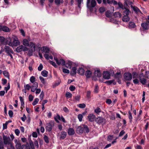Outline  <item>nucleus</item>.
I'll use <instances>...</instances> for the list:
<instances>
[{
    "label": "nucleus",
    "instance_id": "obj_1",
    "mask_svg": "<svg viewBox=\"0 0 149 149\" xmlns=\"http://www.w3.org/2000/svg\"><path fill=\"white\" fill-rule=\"evenodd\" d=\"M49 52L50 49L48 47L45 46L42 47V53H45L44 55V56L45 58L47 60H49V59L52 60L53 59V56L51 55H49Z\"/></svg>",
    "mask_w": 149,
    "mask_h": 149
},
{
    "label": "nucleus",
    "instance_id": "obj_2",
    "mask_svg": "<svg viewBox=\"0 0 149 149\" xmlns=\"http://www.w3.org/2000/svg\"><path fill=\"white\" fill-rule=\"evenodd\" d=\"M96 5V2L95 0H87V6L91 12L92 11L93 8Z\"/></svg>",
    "mask_w": 149,
    "mask_h": 149
},
{
    "label": "nucleus",
    "instance_id": "obj_3",
    "mask_svg": "<svg viewBox=\"0 0 149 149\" xmlns=\"http://www.w3.org/2000/svg\"><path fill=\"white\" fill-rule=\"evenodd\" d=\"M95 121L98 125H104L106 123V120L102 117L99 116L95 118Z\"/></svg>",
    "mask_w": 149,
    "mask_h": 149
},
{
    "label": "nucleus",
    "instance_id": "obj_4",
    "mask_svg": "<svg viewBox=\"0 0 149 149\" xmlns=\"http://www.w3.org/2000/svg\"><path fill=\"white\" fill-rule=\"evenodd\" d=\"M28 49V48L22 45H20L16 49L17 52H19L23 51H26Z\"/></svg>",
    "mask_w": 149,
    "mask_h": 149
},
{
    "label": "nucleus",
    "instance_id": "obj_5",
    "mask_svg": "<svg viewBox=\"0 0 149 149\" xmlns=\"http://www.w3.org/2000/svg\"><path fill=\"white\" fill-rule=\"evenodd\" d=\"M3 138L4 144L6 145L10 143L11 142L9 136H7L3 135Z\"/></svg>",
    "mask_w": 149,
    "mask_h": 149
},
{
    "label": "nucleus",
    "instance_id": "obj_6",
    "mask_svg": "<svg viewBox=\"0 0 149 149\" xmlns=\"http://www.w3.org/2000/svg\"><path fill=\"white\" fill-rule=\"evenodd\" d=\"M54 60L56 61V63L58 65H64L65 64V60L63 59H60L59 60L58 58L56 57H54Z\"/></svg>",
    "mask_w": 149,
    "mask_h": 149
},
{
    "label": "nucleus",
    "instance_id": "obj_7",
    "mask_svg": "<svg viewBox=\"0 0 149 149\" xmlns=\"http://www.w3.org/2000/svg\"><path fill=\"white\" fill-rule=\"evenodd\" d=\"M141 26L144 30H148L149 27V21L147 20L146 22L141 24Z\"/></svg>",
    "mask_w": 149,
    "mask_h": 149
},
{
    "label": "nucleus",
    "instance_id": "obj_8",
    "mask_svg": "<svg viewBox=\"0 0 149 149\" xmlns=\"http://www.w3.org/2000/svg\"><path fill=\"white\" fill-rule=\"evenodd\" d=\"M54 123L53 122H50L47 124V125L45 127L47 131L49 132L51 131L52 129V125H54Z\"/></svg>",
    "mask_w": 149,
    "mask_h": 149
},
{
    "label": "nucleus",
    "instance_id": "obj_9",
    "mask_svg": "<svg viewBox=\"0 0 149 149\" xmlns=\"http://www.w3.org/2000/svg\"><path fill=\"white\" fill-rule=\"evenodd\" d=\"M124 78L125 79L128 81L131 80L132 76L131 74L129 72H126L124 74Z\"/></svg>",
    "mask_w": 149,
    "mask_h": 149
},
{
    "label": "nucleus",
    "instance_id": "obj_10",
    "mask_svg": "<svg viewBox=\"0 0 149 149\" xmlns=\"http://www.w3.org/2000/svg\"><path fill=\"white\" fill-rule=\"evenodd\" d=\"M96 118L95 116L93 114H89L87 116L88 120L90 122H93L95 121Z\"/></svg>",
    "mask_w": 149,
    "mask_h": 149
},
{
    "label": "nucleus",
    "instance_id": "obj_11",
    "mask_svg": "<svg viewBox=\"0 0 149 149\" xmlns=\"http://www.w3.org/2000/svg\"><path fill=\"white\" fill-rule=\"evenodd\" d=\"M110 73L108 71H104L103 72V77L106 79H109L110 77Z\"/></svg>",
    "mask_w": 149,
    "mask_h": 149
},
{
    "label": "nucleus",
    "instance_id": "obj_12",
    "mask_svg": "<svg viewBox=\"0 0 149 149\" xmlns=\"http://www.w3.org/2000/svg\"><path fill=\"white\" fill-rule=\"evenodd\" d=\"M20 42L18 40L17 38L15 37L14 38L11 45L13 46H17L19 45Z\"/></svg>",
    "mask_w": 149,
    "mask_h": 149
},
{
    "label": "nucleus",
    "instance_id": "obj_13",
    "mask_svg": "<svg viewBox=\"0 0 149 149\" xmlns=\"http://www.w3.org/2000/svg\"><path fill=\"white\" fill-rule=\"evenodd\" d=\"M33 84L31 86V91L32 92H34L38 86V84L36 82L33 83Z\"/></svg>",
    "mask_w": 149,
    "mask_h": 149
},
{
    "label": "nucleus",
    "instance_id": "obj_14",
    "mask_svg": "<svg viewBox=\"0 0 149 149\" xmlns=\"http://www.w3.org/2000/svg\"><path fill=\"white\" fill-rule=\"evenodd\" d=\"M28 46L29 47L31 48V55H32V52L35 51L36 47L35 44L32 42H30L29 44V46Z\"/></svg>",
    "mask_w": 149,
    "mask_h": 149
},
{
    "label": "nucleus",
    "instance_id": "obj_15",
    "mask_svg": "<svg viewBox=\"0 0 149 149\" xmlns=\"http://www.w3.org/2000/svg\"><path fill=\"white\" fill-rule=\"evenodd\" d=\"M84 132V129L83 127L79 126L77 127L76 130V132L77 134H82Z\"/></svg>",
    "mask_w": 149,
    "mask_h": 149
},
{
    "label": "nucleus",
    "instance_id": "obj_16",
    "mask_svg": "<svg viewBox=\"0 0 149 149\" xmlns=\"http://www.w3.org/2000/svg\"><path fill=\"white\" fill-rule=\"evenodd\" d=\"M143 76V73H142L140 74L139 76V78L140 81L141 83L143 85H144L146 84V80L145 78H142L141 77Z\"/></svg>",
    "mask_w": 149,
    "mask_h": 149
},
{
    "label": "nucleus",
    "instance_id": "obj_17",
    "mask_svg": "<svg viewBox=\"0 0 149 149\" xmlns=\"http://www.w3.org/2000/svg\"><path fill=\"white\" fill-rule=\"evenodd\" d=\"M4 49L6 52L8 54L9 53H13V51L9 47L7 46H6L5 47Z\"/></svg>",
    "mask_w": 149,
    "mask_h": 149
},
{
    "label": "nucleus",
    "instance_id": "obj_18",
    "mask_svg": "<svg viewBox=\"0 0 149 149\" xmlns=\"http://www.w3.org/2000/svg\"><path fill=\"white\" fill-rule=\"evenodd\" d=\"M84 72L85 70L83 68H79L77 70V73L80 75H83Z\"/></svg>",
    "mask_w": 149,
    "mask_h": 149
},
{
    "label": "nucleus",
    "instance_id": "obj_19",
    "mask_svg": "<svg viewBox=\"0 0 149 149\" xmlns=\"http://www.w3.org/2000/svg\"><path fill=\"white\" fill-rule=\"evenodd\" d=\"M68 133L69 135H72L75 133V132L73 128H69L68 130Z\"/></svg>",
    "mask_w": 149,
    "mask_h": 149
},
{
    "label": "nucleus",
    "instance_id": "obj_20",
    "mask_svg": "<svg viewBox=\"0 0 149 149\" xmlns=\"http://www.w3.org/2000/svg\"><path fill=\"white\" fill-rule=\"evenodd\" d=\"M67 132L65 131L61 132V134L59 137L60 139H63L66 136Z\"/></svg>",
    "mask_w": 149,
    "mask_h": 149
},
{
    "label": "nucleus",
    "instance_id": "obj_21",
    "mask_svg": "<svg viewBox=\"0 0 149 149\" xmlns=\"http://www.w3.org/2000/svg\"><path fill=\"white\" fill-rule=\"evenodd\" d=\"M131 7L132 8L135 12L136 13L141 12L140 9L136 6H133L132 5H131Z\"/></svg>",
    "mask_w": 149,
    "mask_h": 149
},
{
    "label": "nucleus",
    "instance_id": "obj_22",
    "mask_svg": "<svg viewBox=\"0 0 149 149\" xmlns=\"http://www.w3.org/2000/svg\"><path fill=\"white\" fill-rule=\"evenodd\" d=\"M94 74L95 76L100 77L101 76V73L100 72V70H97L95 71Z\"/></svg>",
    "mask_w": 149,
    "mask_h": 149
},
{
    "label": "nucleus",
    "instance_id": "obj_23",
    "mask_svg": "<svg viewBox=\"0 0 149 149\" xmlns=\"http://www.w3.org/2000/svg\"><path fill=\"white\" fill-rule=\"evenodd\" d=\"M82 126L84 129V131L85 132L88 133L89 132V130L87 126L85 125H83Z\"/></svg>",
    "mask_w": 149,
    "mask_h": 149
},
{
    "label": "nucleus",
    "instance_id": "obj_24",
    "mask_svg": "<svg viewBox=\"0 0 149 149\" xmlns=\"http://www.w3.org/2000/svg\"><path fill=\"white\" fill-rule=\"evenodd\" d=\"M91 74L92 72L89 70H87L85 73V75L87 78H90L91 77Z\"/></svg>",
    "mask_w": 149,
    "mask_h": 149
},
{
    "label": "nucleus",
    "instance_id": "obj_25",
    "mask_svg": "<svg viewBox=\"0 0 149 149\" xmlns=\"http://www.w3.org/2000/svg\"><path fill=\"white\" fill-rule=\"evenodd\" d=\"M130 20V18L127 15H124L122 18V20L124 22H127L129 21Z\"/></svg>",
    "mask_w": 149,
    "mask_h": 149
},
{
    "label": "nucleus",
    "instance_id": "obj_26",
    "mask_svg": "<svg viewBox=\"0 0 149 149\" xmlns=\"http://www.w3.org/2000/svg\"><path fill=\"white\" fill-rule=\"evenodd\" d=\"M128 27L129 28H134L136 27V25L134 22H130L129 23Z\"/></svg>",
    "mask_w": 149,
    "mask_h": 149
},
{
    "label": "nucleus",
    "instance_id": "obj_27",
    "mask_svg": "<svg viewBox=\"0 0 149 149\" xmlns=\"http://www.w3.org/2000/svg\"><path fill=\"white\" fill-rule=\"evenodd\" d=\"M77 69L76 67H73L72 68L70 74L71 75H74L76 73Z\"/></svg>",
    "mask_w": 149,
    "mask_h": 149
},
{
    "label": "nucleus",
    "instance_id": "obj_28",
    "mask_svg": "<svg viewBox=\"0 0 149 149\" xmlns=\"http://www.w3.org/2000/svg\"><path fill=\"white\" fill-rule=\"evenodd\" d=\"M72 64V62L71 61H69L68 62V63H65V67L68 68H70L71 67V65Z\"/></svg>",
    "mask_w": 149,
    "mask_h": 149
},
{
    "label": "nucleus",
    "instance_id": "obj_29",
    "mask_svg": "<svg viewBox=\"0 0 149 149\" xmlns=\"http://www.w3.org/2000/svg\"><path fill=\"white\" fill-rule=\"evenodd\" d=\"M23 45L25 46H29V41L26 39H24L23 40Z\"/></svg>",
    "mask_w": 149,
    "mask_h": 149
},
{
    "label": "nucleus",
    "instance_id": "obj_30",
    "mask_svg": "<svg viewBox=\"0 0 149 149\" xmlns=\"http://www.w3.org/2000/svg\"><path fill=\"white\" fill-rule=\"evenodd\" d=\"M2 31L4 32H8L10 31V29L7 26H3Z\"/></svg>",
    "mask_w": 149,
    "mask_h": 149
},
{
    "label": "nucleus",
    "instance_id": "obj_31",
    "mask_svg": "<svg viewBox=\"0 0 149 149\" xmlns=\"http://www.w3.org/2000/svg\"><path fill=\"white\" fill-rule=\"evenodd\" d=\"M48 72L45 70H44L41 72V74L44 77H46L47 76Z\"/></svg>",
    "mask_w": 149,
    "mask_h": 149
},
{
    "label": "nucleus",
    "instance_id": "obj_32",
    "mask_svg": "<svg viewBox=\"0 0 149 149\" xmlns=\"http://www.w3.org/2000/svg\"><path fill=\"white\" fill-rule=\"evenodd\" d=\"M55 3L57 6H59L61 3H63V0H55Z\"/></svg>",
    "mask_w": 149,
    "mask_h": 149
},
{
    "label": "nucleus",
    "instance_id": "obj_33",
    "mask_svg": "<svg viewBox=\"0 0 149 149\" xmlns=\"http://www.w3.org/2000/svg\"><path fill=\"white\" fill-rule=\"evenodd\" d=\"M39 79L40 80L41 82L44 85H45L47 84V82L45 80V79L43 77L40 76Z\"/></svg>",
    "mask_w": 149,
    "mask_h": 149
},
{
    "label": "nucleus",
    "instance_id": "obj_34",
    "mask_svg": "<svg viewBox=\"0 0 149 149\" xmlns=\"http://www.w3.org/2000/svg\"><path fill=\"white\" fill-rule=\"evenodd\" d=\"M113 16L115 17H120L121 16V14L119 12H115L113 14Z\"/></svg>",
    "mask_w": 149,
    "mask_h": 149
},
{
    "label": "nucleus",
    "instance_id": "obj_35",
    "mask_svg": "<svg viewBox=\"0 0 149 149\" xmlns=\"http://www.w3.org/2000/svg\"><path fill=\"white\" fill-rule=\"evenodd\" d=\"M3 74L5 77L9 79V74L8 71H6V70L4 71L3 72Z\"/></svg>",
    "mask_w": 149,
    "mask_h": 149
},
{
    "label": "nucleus",
    "instance_id": "obj_36",
    "mask_svg": "<svg viewBox=\"0 0 149 149\" xmlns=\"http://www.w3.org/2000/svg\"><path fill=\"white\" fill-rule=\"evenodd\" d=\"M5 40V38L3 36L0 37V44H3Z\"/></svg>",
    "mask_w": 149,
    "mask_h": 149
},
{
    "label": "nucleus",
    "instance_id": "obj_37",
    "mask_svg": "<svg viewBox=\"0 0 149 149\" xmlns=\"http://www.w3.org/2000/svg\"><path fill=\"white\" fill-rule=\"evenodd\" d=\"M105 15L108 17H110L111 16V13L110 11H107L105 13Z\"/></svg>",
    "mask_w": 149,
    "mask_h": 149
},
{
    "label": "nucleus",
    "instance_id": "obj_38",
    "mask_svg": "<svg viewBox=\"0 0 149 149\" xmlns=\"http://www.w3.org/2000/svg\"><path fill=\"white\" fill-rule=\"evenodd\" d=\"M29 144L32 149H34V146L33 142L31 140L29 141Z\"/></svg>",
    "mask_w": 149,
    "mask_h": 149
},
{
    "label": "nucleus",
    "instance_id": "obj_39",
    "mask_svg": "<svg viewBox=\"0 0 149 149\" xmlns=\"http://www.w3.org/2000/svg\"><path fill=\"white\" fill-rule=\"evenodd\" d=\"M17 149H21V144L19 142H17L15 146Z\"/></svg>",
    "mask_w": 149,
    "mask_h": 149
},
{
    "label": "nucleus",
    "instance_id": "obj_40",
    "mask_svg": "<svg viewBox=\"0 0 149 149\" xmlns=\"http://www.w3.org/2000/svg\"><path fill=\"white\" fill-rule=\"evenodd\" d=\"M43 139L45 142L46 143H49V138L46 135H44Z\"/></svg>",
    "mask_w": 149,
    "mask_h": 149
},
{
    "label": "nucleus",
    "instance_id": "obj_41",
    "mask_svg": "<svg viewBox=\"0 0 149 149\" xmlns=\"http://www.w3.org/2000/svg\"><path fill=\"white\" fill-rule=\"evenodd\" d=\"M39 99L38 98H36L35 99L34 101H33V102L32 103L33 105V106H34V105H36L38 103V102H39Z\"/></svg>",
    "mask_w": 149,
    "mask_h": 149
},
{
    "label": "nucleus",
    "instance_id": "obj_42",
    "mask_svg": "<svg viewBox=\"0 0 149 149\" xmlns=\"http://www.w3.org/2000/svg\"><path fill=\"white\" fill-rule=\"evenodd\" d=\"M36 78L35 77L33 76H31L30 79V82L33 83L35 82Z\"/></svg>",
    "mask_w": 149,
    "mask_h": 149
},
{
    "label": "nucleus",
    "instance_id": "obj_43",
    "mask_svg": "<svg viewBox=\"0 0 149 149\" xmlns=\"http://www.w3.org/2000/svg\"><path fill=\"white\" fill-rule=\"evenodd\" d=\"M83 0H77V1L78 3V6L79 8H81V4L83 2Z\"/></svg>",
    "mask_w": 149,
    "mask_h": 149
},
{
    "label": "nucleus",
    "instance_id": "obj_44",
    "mask_svg": "<svg viewBox=\"0 0 149 149\" xmlns=\"http://www.w3.org/2000/svg\"><path fill=\"white\" fill-rule=\"evenodd\" d=\"M72 94L68 92H67L66 93V96L67 97L71 98L72 97Z\"/></svg>",
    "mask_w": 149,
    "mask_h": 149
},
{
    "label": "nucleus",
    "instance_id": "obj_45",
    "mask_svg": "<svg viewBox=\"0 0 149 149\" xmlns=\"http://www.w3.org/2000/svg\"><path fill=\"white\" fill-rule=\"evenodd\" d=\"M8 145H10V147H9L8 146L6 145V146L7 147L8 149H15V148L14 146H13L11 142L10 143V144H8Z\"/></svg>",
    "mask_w": 149,
    "mask_h": 149
},
{
    "label": "nucleus",
    "instance_id": "obj_46",
    "mask_svg": "<svg viewBox=\"0 0 149 149\" xmlns=\"http://www.w3.org/2000/svg\"><path fill=\"white\" fill-rule=\"evenodd\" d=\"M24 88L27 90H29L30 88H31V86L29 85V84H27L26 85H24Z\"/></svg>",
    "mask_w": 149,
    "mask_h": 149
},
{
    "label": "nucleus",
    "instance_id": "obj_47",
    "mask_svg": "<svg viewBox=\"0 0 149 149\" xmlns=\"http://www.w3.org/2000/svg\"><path fill=\"white\" fill-rule=\"evenodd\" d=\"M125 9L126 10L124 11V15L128 16L129 14L130 11L129 10L126 9V8Z\"/></svg>",
    "mask_w": 149,
    "mask_h": 149
},
{
    "label": "nucleus",
    "instance_id": "obj_48",
    "mask_svg": "<svg viewBox=\"0 0 149 149\" xmlns=\"http://www.w3.org/2000/svg\"><path fill=\"white\" fill-rule=\"evenodd\" d=\"M98 86L97 84H96L94 90V92L95 93H97L98 92Z\"/></svg>",
    "mask_w": 149,
    "mask_h": 149
},
{
    "label": "nucleus",
    "instance_id": "obj_49",
    "mask_svg": "<svg viewBox=\"0 0 149 149\" xmlns=\"http://www.w3.org/2000/svg\"><path fill=\"white\" fill-rule=\"evenodd\" d=\"M119 7L122 9H125V8L124 6L120 2H119L118 3Z\"/></svg>",
    "mask_w": 149,
    "mask_h": 149
},
{
    "label": "nucleus",
    "instance_id": "obj_50",
    "mask_svg": "<svg viewBox=\"0 0 149 149\" xmlns=\"http://www.w3.org/2000/svg\"><path fill=\"white\" fill-rule=\"evenodd\" d=\"M4 143H3L2 141H1L0 140V149H5L4 148Z\"/></svg>",
    "mask_w": 149,
    "mask_h": 149
},
{
    "label": "nucleus",
    "instance_id": "obj_51",
    "mask_svg": "<svg viewBox=\"0 0 149 149\" xmlns=\"http://www.w3.org/2000/svg\"><path fill=\"white\" fill-rule=\"evenodd\" d=\"M120 74V72L116 73L115 75V77L118 79L120 78L121 77Z\"/></svg>",
    "mask_w": 149,
    "mask_h": 149
},
{
    "label": "nucleus",
    "instance_id": "obj_52",
    "mask_svg": "<svg viewBox=\"0 0 149 149\" xmlns=\"http://www.w3.org/2000/svg\"><path fill=\"white\" fill-rule=\"evenodd\" d=\"M86 104L84 103L80 104L78 105V107L81 108H84L86 107Z\"/></svg>",
    "mask_w": 149,
    "mask_h": 149
},
{
    "label": "nucleus",
    "instance_id": "obj_53",
    "mask_svg": "<svg viewBox=\"0 0 149 149\" xmlns=\"http://www.w3.org/2000/svg\"><path fill=\"white\" fill-rule=\"evenodd\" d=\"M114 81L113 80H110L109 81H106L104 83L107 84L108 85H110L111 84L113 83Z\"/></svg>",
    "mask_w": 149,
    "mask_h": 149
},
{
    "label": "nucleus",
    "instance_id": "obj_54",
    "mask_svg": "<svg viewBox=\"0 0 149 149\" xmlns=\"http://www.w3.org/2000/svg\"><path fill=\"white\" fill-rule=\"evenodd\" d=\"M49 63L55 67L56 68L57 67L56 63L53 61H49Z\"/></svg>",
    "mask_w": 149,
    "mask_h": 149
},
{
    "label": "nucleus",
    "instance_id": "obj_55",
    "mask_svg": "<svg viewBox=\"0 0 149 149\" xmlns=\"http://www.w3.org/2000/svg\"><path fill=\"white\" fill-rule=\"evenodd\" d=\"M83 117V115L81 114H79L78 115V118L79 119V121H82Z\"/></svg>",
    "mask_w": 149,
    "mask_h": 149
},
{
    "label": "nucleus",
    "instance_id": "obj_56",
    "mask_svg": "<svg viewBox=\"0 0 149 149\" xmlns=\"http://www.w3.org/2000/svg\"><path fill=\"white\" fill-rule=\"evenodd\" d=\"M99 10L100 13H102L105 11V8L103 7H100L99 8Z\"/></svg>",
    "mask_w": 149,
    "mask_h": 149
},
{
    "label": "nucleus",
    "instance_id": "obj_57",
    "mask_svg": "<svg viewBox=\"0 0 149 149\" xmlns=\"http://www.w3.org/2000/svg\"><path fill=\"white\" fill-rule=\"evenodd\" d=\"M69 89L71 91H74L75 89V87L71 85L70 86L69 88Z\"/></svg>",
    "mask_w": 149,
    "mask_h": 149
},
{
    "label": "nucleus",
    "instance_id": "obj_58",
    "mask_svg": "<svg viewBox=\"0 0 149 149\" xmlns=\"http://www.w3.org/2000/svg\"><path fill=\"white\" fill-rule=\"evenodd\" d=\"M44 95V93L43 91H42L41 92V94L40 95V99L42 100L43 99V97Z\"/></svg>",
    "mask_w": 149,
    "mask_h": 149
},
{
    "label": "nucleus",
    "instance_id": "obj_59",
    "mask_svg": "<svg viewBox=\"0 0 149 149\" xmlns=\"http://www.w3.org/2000/svg\"><path fill=\"white\" fill-rule=\"evenodd\" d=\"M43 67V65H42V64L41 63L40 64L39 66L38 67V70L39 71H41L42 70Z\"/></svg>",
    "mask_w": 149,
    "mask_h": 149
},
{
    "label": "nucleus",
    "instance_id": "obj_60",
    "mask_svg": "<svg viewBox=\"0 0 149 149\" xmlns=\"http://www.w3.org/2000/svg\"><path fill=\"white\" fill-rule=\"evenodd\" d=\"M129 118L130 120V122L131 123L132 118L131 112H129Z\"/></svg>",
    "mask_w": 149,
    "mask_h": 149
},
{
    "label": "nucleus",
    "instance_id": "obj_61",
    "mask_svg": "<svg viewBox=\"0 0 149 149\" xmlns=\"http://www.w3.org/2000/svg\"><path fill=\"white\" fill-rule=\"evenodd\" d=\"M2 81V84L3 85H4L6 84L7 83V80L5 79H1Z\"/></svg>",
    "mask_w": 149,
    "mask_h": 149
},
{
    "label": "nucleus",
    "instance_id": "obj_62",
    "mask_svg": "<svg viewBox=\"0 0 149 149\" xmlns=\"http://www.w3.org/2000/svg\"><path fill=\"white\" fill-rule=\"evenodd\" d=\"M91 91H88L86 93V96L88 98H91Z\"/></svg>",
    "mask_w": 149,
    "mask_h": 149
},
{
    "label": "nucleus",
    "instance_id": "obj_63",
    "mask_svg": "<svg viewBox=\"0 0 149 149\" xmlns=\"http://www.w3.org/2000/svg\"><path fill=\"white\" fill-rule=\"evenodd\" d=\"M63 72L65 73H69V70L65 68H63Z\"/></svg>",
    "mask_w": 149,
    "mask_h": 149
},
{
    "label": "nucleus",
    "instance_id": "obj_64",
    "mask_svg": "<svg viewBox=\"0 0 149 149\" xmlns=\"http://www.w3.org/2000/svg\"><path fill=\"white\" fill-rule=\"evenodd\" d=\"M80 96L77 95L75 97V100L76 101H79L80 99Z\"/></svg>",
    "mask_w": 149,
    "mask_h": 149
}]
</instances>
